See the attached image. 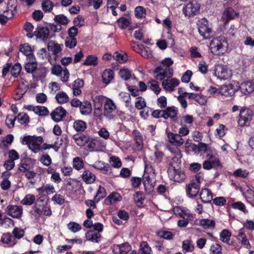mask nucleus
Wrapping results in <instances>:
<instances>
[{
	"label": "nucleus",
	"mask_w": 254,
	"mask_h": 254,
	"mask_svg": "<svg viewBox=\"0 0 254 254\" xmlns=\"http://www.w3.org/2000/svg\"><path fill=\"white\" fill-rule=\"evenodd\" d=\"M21 68V66L19 63H17L14 64L12 66L11 70V74L12 76L14 78L17 77L20 74Z\"/></svg>",
	"instance_id": "69168bd1"
},
{
	"label": "nucleus",
	"mask_w": 254,
	"mask_h": 254,
	"mask_svg": "<svg viewBox=\"0 0 254 254\" xmlns=\"http://www.w3.org/2000/svg\"><path fill=\"white\" fill-rule=\"evenodd\" d=\"M109 162L111 166L115 168L121 167L122 163L121 159L116 156H112L110 157Z\"/></svg>",
	"instance_id": "6e6d98bb"
},
{
	"label": "nucleus",
	"mask_w": 254,
	"mask_h": 254,
	"mask_svg": "<svg viewBox=\"0 0 254 254\" xmlns=\"http://www.w3.org/2000/svg\"><path fill=\"white\" fill-rule=\"evenodd\" d=\"M19 51L26 56L32 53L33 48L29 44L25 43L20 45Z\"/></svg>",
	"instance_id": "09e8293b"
},
{
	"label": "nucleus",
	"mask_w": 254,
	"mask_h": 254,
	"mask_svg": "<svg viewBox=\"0 0 254 254\" xmlns=\"http://www.w3.org/2000/svg\"><path fill=\"white\" fill-rule=\"evenodd\" d=\"M181 158L177 156L173 157L170 161L168 165L167 172L176 170V169L181 168Z\"/></svg>",
	"instance_id": "c85d7f7f"
},
{
	"label": "nucleus",
	"mask_w": 254,
	"mask_h": 254,
	"mask_svg": "<svg viewBox=\"0 0 254 254\" xmlns=\"http://www.w3.org/2000/svg\"><path fill=\"white\" fill-rule=\"evenodd\" d=\"M215 74L218 78L223 80L228 79L231 76L230 71L222 65H218L217 67L215 70Z\"/></svg>",
	"instance_id": "a211bd4d"
},
{
	"label": "nucleus",
	"mask_w": 254,
	"mask_h": 254,
	"mask_svg": "<svg viewBox=\"0 0 254 254\" xmlns=\"http://www.w3.org/2000/svg\"><path fill=\"white\" fill-rule=\"evenodd\" d=\"M92 167L100 171L105 175L111 174L112 172V169L111 166L109 164L105 163L101 161L95 162L92 165Z\"/></svg>",
	"instance_id": "4468645a"
},
{
	"label": "nucleus",
	"mask_w": 254,
	"mask_h": 254,
	"mask_svg": "<svg viewBox=\"0 0 254 254\" xmlns=\"http://www.w3.org/2000/svg\"><path fill=\"white\" fill-rule=\"evenodd\" d=\"M132 134L133 136V139L135 142L134 146L136 149L138 151L141 150L143 147V139L142 134L137 129H134Z\"/></svg>",
	"instance_id": "f3484780"
},
{
	"label": "nucleus",
	"mask_w": 254,
	"mask_h": 254,
	"mask_svg": "<svg viewBox=\"0 0 254 254\" xmlns=\"http://www.w3.org/2000/svg\"><path fill=\"white\" fill-rule=\"evenodd\" d=\"M63 45L59 44L53 41L50 42L48 44V49L49 51L52 52L55 58H57L59 54L61 53L63 50Z\"/></svg>",
	"instance_id": "393cba45"
},
{
	"label": "nucleus",
	"mask_w": 254,
	"mask_h": 254,
	"mask_svg": "<svg viewBox=\"0 0 254 254\" xmlns=\"http://www.w3.org/2000/svg\"><path fill=\"white\" fill-rule=\"evenodd\" d=\"M54 20L60 25H65L68 24L69 20L68 18L64 14H58L55 15Z\"/></svg>",
	"instance_id": "603ef678"
},
{
	"label": "nucleus",
	"mask_w": 254,
	"mask_h": 254,
	"mask_svg": "<svg viewBox=\"0 0 254 254\" xmlns=\"http://www.w3.org/2000/svg\"><path fill=\"white\" fill-rule=\"evenodd\" d=\"M238 15L239 13L236 12L232 7H228L225 8L222 14V17L225 19L224 24H226L230 20Z\"/></svg>",
	"instance_id": "6ab92c4d"
},
{
	"label": "nucleus",
	"mask_w": 254,
	"mask_h": 254,
	"mask_svg": "<svg viewBox=\"0 0 254 254\" xmlns=\"http://www.w3.org/2000/svg\"><path fill=\"white\" fill-rule=\"evenodd\" d=\"M198 225L202 226L204 229H213L215 226V222L214 220L209 219H202L199 221Z\"/></svg>",
	"instance_id": "4c0bfd02"
},
{
	"label": "nucleus",
	"mask_w": 254,
	"mask_h": 254,
	"mask_svg": "<svg viewBox=\"0 0 254 254\" xmlns=\"http://www.w3.org/2000/svg\"><path fill=\"white\" fill-rule=\"evenodd\" d=\"M232 207L234 209L239 210L244 213H247L248 211L247 210L246 205L241 201L235 202L231 204Z\"/></svg>",
	"instance_id": "4d7b16f0"
},
{
	"label": "nucleus",
	"mask_w": 254,
	"mask_h": 254,
	"mask_svg": "<svg viewBox=\"0 0 254 254\" xmlns=\"http://www.w3.org/2000/svg\"><path fill=\"white\" fill-rule=\"evenodd\" d=\"M154 77L160 81H164L165 77L170 78L173 74V70L171 68H164L162 66H158L154 71Z\"/></svg>",
	"instance_id": "423d86ee"
},
{
	"label": "nucleus",
	"mask_w": 254,
	"mask_h": 254,
	"mask_svg": "<svg viewBox=\"0 0 254 254\" xmlns=\"http://www.w3.org/2000/svg\"><path fill=\"white\" fill-rule=\"evenodd\" d=\"M114 77V72L111 69H106L102 74L103 82L108 84Z\"/></svg>",
	"instance_id": "f704fd0d"
},
{
	"label": "nucleus",
	"mask_w": 254,
	"mask_h": 254,
	"mask_svg": "<svg viewBox=\"0 0 254 254\" xmlns=\"http://www.w3.org/2000/svg\"><path fill=\"white\" fill-rule=\"evenodd\" d=\"M180 81L177 78H172L171 80L166 79L162 81V85L164 89L167 91H172L175 86H178Z\"/></svg>",
	"instance_id": "412c9836"
},
{
	"label": "nucleus",
	"mask_w": 254,
	"mask_h": 254,
	"mask_svg": "<svg viewBox=\"0 0 254 254\" xmlns=\"http://www.w3.org/2000/svg\"><path fill=\"white\" fill-rule=\"evenodd\" d=\"M37 190L39 193L46 192L47 196L54 193L56 191L54 186L51 184L43 185L41 187L38 188Z\"/></svg>",
	"instance_id": "7c9ffc66"
},
{
	"label": "nucleus",
	"mask_w": 254,
	"mask_h": 254,
	"mask_svg": "<svg viewBox=\"0 0 254 254\" xmlns=\"http://www.w3.org/2000/svg\"><path fill=\"white\" fill-rule=\"evenodd\" d=\"M12 234L14 237V240H19L23 238L25 235V231L18 227H14L12 230Z\"/></svg>",
	"instance_id": "8fccbe9b"
},
{
	"label": "nucleus",
	"mask_w": 254,
	"mask_h": 254,
	"mask_svg": "<svg viewBox=\"0 0 254 254\" xmlns=\"http://www.w3.org/2000/svg\"><path fill=\"white\" fill-rule=\"evenodd\" d=\"M143 192L142 191H137L133 194V199L135 205L138 208L143 207L144 197L143 196Z\"/></svg>",
	"instance_id": "c756f323"
},
{
	"label": "nucleus",
	"mask_w": 254,
	"mask_h": 254,
	"mask_svg": "<svg viewBox=\"0 0 254 254\" xmlns=\"http://www.w3.org/2000/svg\"><path fill=\"white\" fill-rule=\"evenodd\" d=\"M66 113V111L63 107L59 106L51 113L50 116L54 122L59 123L63 120Z\"/></svg>",
	"instance_id": "9b49d317"
},
{
	"label": "nucleus",
	"mask_w": 254,
	"mask_h": 254,
	"mask_svg": "<svg viewBox=\"0 0 254 254\" xmlns=\"http://www.w3.org/2000/svg\"><path fill=\"white\" fill-rule=\"evenodd\" d=\"M186 192L187 195L190 197L193 198L195 197L198 193L200 190V186L198 184L191 182L186 185Z\"/></svg>",
	"instance_id": "ddd939ff"
},
{
	"label": "nucleus",
	"mask_w": 254,
	"mask_h": 254,
	"mask_svg": "<svg viewBox=\"0 0 254 254\" xmlns=\"http://www.w3.org/2000/svg\"><path fill=\"white\" fill-rule=\"evenodd\" d=\"M157 236L161 238H163L166 240H171L173 238V234L171 232L160 230L156 232Z\"/></svg>",
	"instance_id": "de8ad7c7"
},
{
	"label": "nucleus",
	"mask_w": 254,
	"mask_h": 254,
	"mask_svg": "<svg viewBox=\"0 0 254 254\" xmlns=\"http://www.w3.org/2000/svg\"><path fill=\"white\" fill-rule=\"evenodd\" d=\"M21 143L27 144L29 148L34 153H37L41 150V146L33 139L32 136H24Z\"/></svg>",
	"instance_id": "9d476101"
},
{
	"label": "nucleus",
	"mask_w": 254,
	"mask_h": 254,
	"mask_svg": "<svg viewBox=\"0 0 254 254\" xmlns=\"http://www.w3.org/2000/svg\"><path fill=\"white\" fill-rule=\"evenodd\" d=\"M84 167V162L82 159L79 157H76L73 159V168L76 170H80Z\"/></svg>",
	"instance_id": "864d4df0"
},
{
	"label": "nucleus",
	"mask_w": 254,
	"mask_h": 254,
	"mask_svg": "<svg viewBox=\"0 0 254 254\" xmlns=\"http://www.w3.org/2000/svg\"><path fill=\"white\" fill-rule=\"evenodd\" d=\"M79 108L80 113L83 115H87L92 111L91 104L87 101L82 102Z\"/></svg>",
	"instance_id": "58836bf2"
},
{
	"label": "nucleus",
	"mask_w": 254,
	"mask_h": 254,
	"mask_svg": "<svg viewBox=\"0 0 254 254\" xmlns=\"http://www.w3.org/2000/svg\"><path fill=\"white\" fill-rule=\"evenodd\" d=\"M127 56L126 54H122L119 52H116L113 55V58L120 63H124L127 60Z\"/></svg>",
	"instance_id": "680f3d73"
},
{
	"label": "nucleus",
	"mask_w": 254,
	"mask_h": 254,
	"mask_svg": "<svg viewBox=\"0 0 254 254\" xmlns=\"http://www.w3.org/2000/svg\"><path fill=\"white\" fill-rule=\"evenodd\" d=\"M154 148V161L157 163H160L162 162L165 154L163 151L160 150L158 145H155Z\"/></svg>",
	"instance_id": "ea45409f"
},
{
	"label": "nucleus",
	"mask_w": 254,
	"mask_h": 254,
	"mask_svg": "<svg viewBox=\"0 0 254 254\" xmlns=\"http://www.w3.org/2000/svg\"><path fill=\"white\" fill-rule=\"evenodd\" d=\"M239 89L243 94L248 95L254 91V84L250 81H245L240 84Z\"/></svg>",
	"instance_id": "a878e982"
},
{
	"label": "nucleus",
	"mask_w": 254,
	"mask_h": 254,
	"mask_svg": "<svg viewBox=\"0 0 254 254\" xmlns=\"http://www.w3.org/2000/svg\"><path fill=\"white\" fill-rule=\"evenodd\" d=\"M12 237L10 233H3L1 237L0 242L7 245H10L12 243L11 246H13L17 244V240L14 239L12 241Z\"/></svg>",
	"instance_id": "e433bc0d"
},
{
	"label": "nucleus",
	"mask_w": 254,
	"mask_h": 254,
	"mask_svg": "<svg viewBox=\"0 0 254 254\" xmlns=\"http://www.w3.org/2000/svg\"><path fill=\"white\" fill-rule=\"evenodd\" d=\"M198 32L204 39H209L212 36L211 27L209 25L208 21L205 19H201L198 24Z\"/></svg>",
	"instance_id": "20e7f679"
},
{
	"label": "nucleus",
	"mask_w": 254,
	"mask_h": 254,
	"mask_svg": "<svg viewBox=\"0 0 254 254\" xmlns=\"http://www.w3.org/2000/svg\"><path fill=\"white\" fill-rule=\"evenodd\" d=\"M138 254H154V253L148 243L143 241L139 244Z\"/></svg>",
	"instance_id": "cd10ccee"
},
{
	"label": "nucleus",
	"mask_w": 254,
	"mask_h": 254,
	"mask_svg": "<svg viewBox=\"0 0 254 254\" xmlns=\"http://www.w3.org/2000/svg\"><path fill=\"white\" fill-rule=\"evenodd\" d=\"M222 247L217 243L212 244L210 249V254H220L222 253Z\"/></svg>",
	"instance_id": "774afa93"
},
{
	"label": "nucleus",
	"mask_w": 254,
	"mask_h": 254,
	"mask_svg": "<svg viewBox=\"0 0 254 254\" xmlns=\"http://www.w3.org/2000/svg\"><path fill=\"white\" fill-rule=\"evenodd\" d=\"M56 99L60 104H64L68 101L69 98L67 95L64 92H60L56 95Z\"/></svg>",
	"instance_id": "a18cd8bd"
},
{
	"label": "nucleus",
	"mask_w": 254,
	"mask_h": 254,
	"mask_svg": "<svg viewBox=\"0 0 254 254\" xmlns=\"http://www.w3.org/2000/svg\"><path fill=\"white\" fill-rule=\"evenodd\" d=\"M200 9V4L196 0H192L189 2L183 7V13L186 16L189 17H193L199 13Z\"/></svg>",
	"instance_id": "39448f33"
},
{
	"label": "nucleus",
	"mask_w": 254,
	"mask_h": 254,
	"mask_svg": "<svg viewBox=\"0 0 254 254\" xmlns=\"http://www.w3.org/2000/svg\"><path fill=\"white\" fill-rule=\"evenodd\" d=\"M82 180L86 184H92L93 183L96 179L95 175L92 173L90 171L86 170H84L82 174Z\"/></svg>",
	"instance_id": "c9c22d12"
},
{
	"label": "nucleus",
	"mask_w": 254,
	"mask_h": 254,
	"mask_svg": "<svg viewBox=\"0 0 254 254\" xmlns=\"http://www.w3.org/2000/svg\"><path fill=\"white\" fill-rule=\"evenodd\" d=\"M142 180L145 190L148 193L151 192L153 190L154 185L150 175L145 172Z\"/></svg>",
	"instance_id": "b1692460"
},
{
	"label": "nucleus",
	"mask_w": 254,
	"mask_h": 254,
	"mask_svg": "<svg viewBox=\"0 0 254 254\" xmlns=\"http://www.w3.org/2000/svg\"><path fill=\"white\" fill-rule=\"evenodd\" d=\"M228 45L226 37L218 36L210 42L209 49L213 55L221 56L227 51Z\"/></svg>",
	"instance_id": "f257e3e1"
},
{
	"label": "nucleus",
	"mask_w": 254,
	"mask_h": 254,
	"mask_svg": "<svg viewBox=\"0 0 254 254\" xmlns=\"http://www.w3.org/2000/svg\"><path fill=\"white\" fill-rule=\"evenodd\" d=\"M106 195V191L105 189L101 186H99L96 194L94 197V199L96 200V202H99L100 200L104 198Z\"/></svg>",
	"instance_id": "37998d69"
},
{
	"label": "nucleus",
	"mask_w": 254,
	"mask_h": 254,
	"mask_svg": "<svg viewBox=\"0 0 254 254\" xmlns=\"http://www.w3.org/2000/svg\"><path fill=\"white\" fill-rule=\"evenodd\" d=\"M254 113L252 110L246 107H241L237 117V123L241 127H249L252 121Z\"/></svg>",
	"instance_id": "f03ea898"
},
{
	"label": "nucleus",
	"mask_w": 254,
	"mask_h": 254,
	"mask_svg": "<svg viewBox=\"0 0 254 254\" xmlns=\"http://www.w3.org/2000/svg\"><path fill=\"white\" fill-rule=\"evenodd\" d=\"M54 5L50 0H43L42 3V9L45 12H50L53 8Z\"/></svg>",
	"instance_id": "338daca9"
},
{
	"label": "nucleus",
	"mask_w": 254,
	"mask_h": 254,
	"mask_svg": "<svg viewBox=\"0 0 254 254\" xmlns=\"http://www.w3.org/2000/svg\"><path fill=\"white\" fill-rule=\"evenodd\" d=\"M101 235L97 233H95L92 230H88L85 233V238L87 240L93 242L98 243L100 241V238Z\"/></svg>",
	"instance_id": "2f4dec72"
},
{
	"label": "nucleus",
	"mask_w": 254,
	"mask_h": 254,
	"mask_svg": "<svg viewBox=\"0 0 254 254\" xmlns=\"http://www.w3.org/2000/svg\"><path fill=\"white\" fill-rule=\"evenodd\" d=\"M37 62H28L25 65V69L28 73H33L37 69Z\"/></svg>",
	"instance_id": "052dcab7"
},
{
	"label": "nucleus",
	"mask_w": 254,
	"mask_h": 254,
	"mask_svg": "<svg viewBox=\"0 0 254 254\" xmlns=\"http://www.w3.org/2000/svg\"><path fill=\"white\" fill-rule=\"evenodd\" d=\"M135 16L137 18H142L146 15V9L142 6H138L134 9Z\"/></svg>",
	"instance_id": "5fc2aeb1"
},
{
	"label": "nucleus",
	"mask_w": 254,
	"mask_h": 254,
	"mask_svg": "<svg viewBox=\"0 0 254 254\" xmlns=\"http://www.w3.org/2000/svg\"><path fill=\"white\" fill-rule=\"evenodd\" d=\"M35 110V114L39 116H46L49 114L48 108L45 106H36V108Z\"/></svg>",
	"instance_id": "bf43d9fd"
},
{
	"label": "nucleus",
	"mask_w": 254,
	"mask_h": 254,
	"mask_svg": "<svg viewBox=\"0 0 254 254\" xmlns=\"http://www.w3.org/2000/svg\"><path fill=\"white\" fill-rule=\"evenodd\" d=\"M236 90L232 84H223L219 88L220 95L225 97H232L235 93Z\"/></svg>",
	"instance_id": "dca6fc26"
},
{
	"label": "nucleus",
	"mask_w": 254,
	"mask_h": 254,
	"mask_svg": "<svg viewBox=\"0 0 254 254\" xmlns=\"http://www.w3.org/2000/svg\"><path fill=\"white\" fill-rule=\"evenodd\" d=\"M164 114L163 115V119L167 120L168 118H170L173 121H175L178 114V108L175 106L167 107L164 110Z\"/></svg>",
	"instance_id": "aec40b11"
},
{
	"label": "nucleus",
	"mask_w": 254,
	"mask_h": 254,
	"mask_svg": "<svg viewBox=\"0 0 254 254\" xmlns=\"http://www.w3.org/2000/svg\"><path fill=\"white\" fill-rule=\"evenodd\" d=\"M67 228L72 233H76L80 231L81 226L78 223L75 222H70L67 225Z\"/></svg>",
	"instance_id": "e2e57ef3"
},
{
	"label": "nucleus",
	"mask_w": 254,
	"mask_h": 254,
	"mask_svg": "<svg viewBox=\"0 0 254 254\" xmlns=\"http://www.w3.org/2000/svg\"><path fill=\"white\" fill-rule=\"evenodd\" d=\"M201 201L204 203H208L212 200L213 194L211 191L207 188L202 189L199 193Z\"/></svg>",
	"instance_id": "5701e85b"
},
{
	"label": "nucleus",
	"mask_w": 254,
	"mask_h": 254,
	"mask_svg": "<svg viewBox=\"0 0 254 254\" xmlns=\"http://www.w3.org/2000/svg\"><path fill=\"white\" fill-rule=\"evenodd\" d=\"M220 165V162L217 160L209 161L205 160L203 164V168L205 170H209L212 168L219 167Z\"/></svg>",
	"instance_id": "a19ab883"
},
{
	"label": "nucleus",
	"mask_w": 254,
	"mask_h": 254,
	"mask_svg": "<svg viewBox=\"0 0 254 254\" xmlns=\"http://www.w3.org/2000/svg\"><path fill=\"white\" fill-rule=\"evenodd\" d=\"M117 22L118 23L119 26L123 29L126 28L130 24L129 20L123 16L118 19L117 20Z\"/></svg>",
	"instance_id": "0e129e2a"
},
{
	"label": "nucleus",
	"mask_w": 254,
	"mask_h": 254,
	"mask_svg": "<svg viewBox=\"0 0 254 254\" xmlns=\"http://www.w3.org/2000/svg\"><path fill=\"white\" fill-rule=\"evenodd\" d=\"M5 211L7 214L12 217L19 218L22 215L23 209L21 206L8 205Z\"/></svg>",
	"instance_id": "f8f14e48"
},
{
	"label": "nucleus",
	"mask_w": 254,
	"mask_h": 254,
	"mask_svg": "<svg viewBox=\"0 0 254 254\" xmlns=\"http://www.w3.org/2000/svg\"><path fill=\"white\" fill-rule=\"evenodd\" d=\"M205 158L207 160L209 161H214L217 160L218 162H220V160L218 158V155L217 152V151L213 148H210V149L206 152Z\"/></svg>",
	"instance_id": "79ce46f5"
},
{
	"label": "nucleus",
	"mask_w": 254,
	"mask_h": 254,
	"mask_svg": "<svg viewBox=\"0 0 254 254\" xmlns=\"http://www.w3.org/2000/svg\"><path fill=\"white\" fill-rule=\"evenodd\" d=\"M118 74L122 79L126 81L129 79L131 77V71L128 68H121Z\"/></svg>",
	"instance_id": "49530a36"
},
{
	"label": "nucleus",
	"mask_w": 254,
	"mask_h": 254,
	"mask_svg": "<svg viewBox=\"0 0 254 254\" xmlns=\"http://www.w3.org/2000/svg\"><path fill=\"white\" fill-rule=\"evenodd\" d=\"M122 199V196L119 192H113L110 194L105 199V202L106 204L109 205L116 201H120Z\"/></svg>",
	"instance_id": "72a5a7b5"
},
{
	"label": "nucleus",
	"mask_w": 254,
	"mask_h": 254,
	"mask_svg": "<svg viewBox=\"0 0 254 254\" xmlns=\"http://www.w3.org/2000/svg\"><path fill=\"white\" fill-rule=\"evenodd\" d=\"M231 232L229 230L223 229L220 233V240L229 246L233 245L234 242L231 240Z\"/></svg>",
	"instance_id": "bb28decb"
},
{
	"label": "nucleus",
	"mask_w": 254,
	"mask_h": 254,
	"mask_svg": "<svg viewBox=\"0 0 254 254\" xmlns=\"http://www.w3.org/2000/svg\"><path fill=\"white\" fill-rule=\"evenodd\" d=\"M35 201V196L31 194H26L24 198L21 200V203L23 205H31Z\"/></svg>",
	"instance_id": "13d9d810"
},
{
	"label": "nucleus",
	"mask_w": 254,
	"mask_h": 254,
	"mask_svg": "<svg viewBox=\"0 0 254 254\" xmlns=\"http://www.w3.org/2000/svg\"><path fill=\"white\" fill-rule=\"evenodd\" d=\"M148 85L149 88L154 91L156 95L160 93L161 89L159 86L158 82L156 80L151 79L148 82Z\"/></svg>",
	"instance_id": "c03bdc74"
},
{
	"label": "nucleus",
	"mask_w": 254,
	"mask_h": 254,
	"mask_svg": "<svg viewBox=\"0 0 254 254\" xmlns=\"http://www.w3.org/2000/svg\"><path fill=\"white\" fill-rule=\"evenodd\" d=\"M76 144L79 146H84L89 141V136L83 133H76L73 135Z\"/></svg>",
	"instance_id": "4be33fe9"
},
{
	"label": "nucleus",
	"mask_w": 254,
	"mask_h": 254,
	"mask_svg": "<svg viewBox=\"0 0 254 254\" xmlns=\"http://www.w3.org/2000/svg\"><path fill=\"white\" fill-rule=\"evenodd\" d=\"M168 141L171 143L177 146H181L184 143V140L181 137V135L174 133L166 130Z\"/></svg>",
	"instance_id": "2eb2a0df"
},
{
	"label": "nucleus",
	"mask_w": 254,
	"mask_h": 254,
	"mask_svg": "<svg viewBox=\"0 0 254 254\" xmlns=\"http://www.w3.org/2000/svg\"><path fill=\"white\" fill-rule=\"evenodd\" d=\"M73 128L77 132H84L87 127V123L81 120H75L73 124Z\"/></svg>",
	"instance_id": "473e14b6"
},
{
	"label": "nucleus",
	"mask_w": 254,
	"mask_h": 254,
	"mask_svg": "<svg viewBox=\"0 0 254 254\" xmlns=\"http://www.w3.org/2000/svg\"><path fill=\"white\" fill-rule=\"evenodd\" d=\"M34 35L37 39H40L44 42L52 38V36L50 35L49 28L40 25L37 26L36 30L34 31Z\"/></svg>",
	"instance_id": "0eeeda50"
},
{
	"label": "nucleus",
	"mask_w": 254,
	"mask_h": 254,
	"mask_svg": "<svg viewBox=\"0 0 254 254\" xmlns=\"http://www.w3.org/2000/svg\"><path fill=\"white\" fill-rule=\"evenodd\" d=\"M117 110V106L114 101L107 98L104 105V116L109 120L114 119L117 118V115L114 113Z\"/></svg>",
	"instance_id": "7ed1b4c3"
},
{
	"label": "nucleus",
	"mask_w": 254,
	"mask_h": 254,
	"mask_svg": "<svg viewBox=\"0 0 254 254\" xmlns=\"http://www.w3.org/2000/svg\"><path fill=\"white\" fill-rule=\"evenodd\" d=\"M167 173L170 179L176 182L181 183L186 178L185 172L181 168L176 169Z\"/></svg>",
	"instance_id": "1a4fd4ad"
},
{
	"label": "nucleus",
	"mask_w": 254,
	"mask_h": 254,
	"mask_svg": "<svg viewBox=\"0 0 254 254\" xmlns=\"http://www.w3.org/2000/svg\"><path fill=\"white\" fill-rule=\"evenodd\" d=\"M131 249V246L128 242L120 245L114 244L111 247L113 254H127Z\"/></svg>",
	"instance_id": "6e6552de"
},
{
	"label": "nucleus",
	"mask_w": 254,
	"mask_h": 254,
	"mask_svg": "<svg viewBox=\"0 0 254 254\" xmlns=\"http://www.w3.org/2000/svg\"><path fill=\"white\" fill-rule=\"evenodd\" d=\"M97 64V57L94 55L88 56L83 63V65H85L95 66Z\"/></svg>",
	"instance_id": "3c124183"
}]
</instances>
